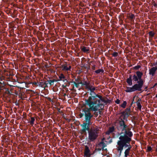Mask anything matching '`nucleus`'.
Masks as SVG:
<instances>
[{"mask_svg": "<svg viewBox=\"0 0 157 157\" xmlns=\"http://www.w3.org/2000/svg\"><path fill=\"white\" fill-rule=\"evenodd\" d=\"M81 50L84 52H87L89 51V48L85 46H82L80 47Z\"/></svg>", "mask_w": 157, "mask_h": 157, "instance_id": "f8f14e48", "label": "nucleus"}, {"mask_svg": "<svg viewBox=\"0 0 157 157\" xmlns=\"http://www.w3.org/2000/svg\"><path fill=\"white\" fill-rule=\"evenodd\" d=\"M81 83H78V84H80ZM75 86L77 87H78V84L77 83H75Z\"/></svg>", "mask_w": 157, "mask_h": 157, "instance_id": "c756f323", "label": "nucleus"}, {"mask_svg": "<svg viewBox=\"0 0 157 157\" xmlns=\"http://www.w3.org/2000/svg\"><path fill=\"white\" fill-rule=\"evenodd\" d=\"M149 35L151 37L154 36V33L152 31H150L149 32Z\"/></svg>", "mask_w": 157, "mask_h": 157, "instance_id": "aec40b11", "label": "nucleus"}, {"mask_svg": "<svg viewBox=\"0 0 157 157\" xmlns=\"http://www.w3.org/2000/svg\"><path fill=\"white\" fill-rule=\"evenodd\" d=\"M82 115H81V116L80 117H82Z\"/></svg>", "mask_w": 157, "mask_h": 157, "instance_id": "473e14b6", "label": "nucleus"}, {"mask_svg": "<svg viewBox=\"0 0 157 157\" xmlns=\"http://www.w3.org/2000/svg\"><path fill=\"white\" fill-rule=\"evenodd\" d=\"M106 146V144L103 142L102 141L98 144L96 147V149L98 151L102 150H106L104 149V147Z\"/></svg>", "mask_w": 157, "mask_h": 157, "instance_id": "423d86ee", "label": "nucleus"}, {"mask_svg": "<svg viewBox=\"0 0 157 157\" xmlns=\"http://www.w3.org/2000/svg\"><path fill=\"white\" fill-rule=\"evenodd\" d=\"M101 131L98 127H93L89 131L88 139L90 141H93L98 136Z\"/></svg>", "mask_w": 157, "mask_h": 157, "instance_id": "7ed1b4c3", "label": "nucleus"}, {"mask_svg": "<svg viewBox=\"0 0 157 157\" xmlns=\"http://www.w3.org/2000/svg\"><path fill=\"white\" fill-rule=\"evenodd\" d=\"M95 66H93V67H92L93 69L94 70L95 69Z\"/></svg>", "mask_w": 157, "mask_h": 157, "instance_id": "7c9ffc66", "label": "nucleus"}, {"mask_svg": "<svg viewBox=\"0 0 157 157\" xmlns=\"http://www.w3.org/2000/svg\"><path fill=\"white\" fill-rule=\"evenodd\" d=\"M121 113L122 114L121 116H124V117L126 116H127L128 117L130 113V108H127L124 112H122Z\"/></svg>", "mask_w": 157, "mask_h": 157, "instance_id": "1a4fd4ad", "label": "nucleus"}, {"mask_svg": "<svg viewBox=\"0 0 157 157\" xmlns=\"http://www.w3.org/2000/svg\"><path fill=\"white\" fill-rule=\"evenodd\" d=\"M120 100L118 99H117V100H116L115 101V103L117 104H119V103H120Z\"/></svg>", "mask_w": 157, "mask_h": 157, "instance_id": "bb28decb", "label": "nucleus"}, {"mask_svg": "<svg viewBox=\"0 0 157 157\" xmlns=\"http://www.w3.org/2000/svg\"><path fill=\"white\" fill-rule=\"evenodd\" d=\"M35 120V119L34 117H32L31 118V121L30 122V124L33 125L34 124V121Z\"/></svg>", "mask_w": 157, "mask_h": 157, "instance_id": "6ab92c4d", "label": "nucleus"}, {"mask_svg": "<svg viewBox=\"0 0 157 157\" xmlns=\"http://www.w3.org/2000/svg\"><path fill=\"white\" fill-rule=\"evenodd\" d=\"M48 100L49 101H50V102H53V101L52 100V99H51V98H48Z\"/></svg>", "mask_w": 157, "mask_h": 157, "instance_id": "cd10ccee", "label": "nucleus"}, {"mask_svg": "<svg viewBox=\"0 0 157 157\" xmlns=\"http://www.w3.org/2000/svg\"><path fill=\"white\" fill-rule=\"evenodd\" d=\"M156 152H157V148H156Z\"/></svg>", "mask_w": 157, "mask_h": 157, "instance_id": "2f4dec72", "label": "nucleus"}, {"mask_svg": "<svg viewBox=\"0 0 157 157\" xmlns=\"http://www.w3.org/2000/svg\"><path fill=\"white\" fill-rule=\"evenodd\" d=\"M61 68H62V70L64 71H70L71 67L70 66H68L67 65L64 64L61 66Z\"/></svg>", "mask_w": 157, "mask_h": 157, "instance_id": "9d476101", "label": "nucleus"}, {"mask_svg": "<svg viewBox=\"0 0 157 157\" xmlns=\"http://www.w3.org/2000/svg\"><path fill=\"white\" fill-rule=\"evenodd\" d=\"M84 154V155L87 156H89L90 155L89 149L86 146L85 147Z\"/></svg>", "mask_w": 157, "mask_h": 157, "instance_id": "9b49d317", "label": "nucleus"}, {"mask_svg": "<svg viewBox=\"0 0 157 157\" xmlns=\"http://www.w3.org/2000/svg\"><path fill=\"white\" fill-rule=\"evenodd\" d=\"M134 17V16L133 14H132L130 16V18H132V19Z\"/></svg>", "mask_w": 157, "mask_h": 157, "instance_id": "c85d7f7f", "label": "nucleus"}, {"mask_svg": "<svg viewBox=\"0 0 157 157\" xmlns=\"http://www.w3.org/2000/svg\"><path fill=\"white\" fill-rule=\"evenodd\" d=\"M126 105H127L126 101H124L123 102V103L121 105V106L122 108H125Z\"/></svg>", "mask_w": 157, "mask_h": 157, "instance_id": "f3484780", "label": "nucleus"}, {"mask_svg": "<svg viewBox=\"0 0 157 157\" xmlns=\"http://www.w3.org/2000/svg\"><path fill=\"white\" fill-rule=\"evenodd\" d=\"M114 130V128L113 127L110 128L109 130L106 132L107 134H109L110 133L112 132Z\"/></svg>", "mask_w": 157, "mask_h": 157, "instance_id": "4468645a", "label": "nucleus"}, {"mask_svg": "<svg viewBox=\"0 0 157 157\" xmlns=\"http://www.w3.org/2000/svg\"><path fill=\"white\" fill-rule=\"evenodd\" d=\"M127 82L129 86H131L132 84V77L130 76L127 79Z\"/></svg>", "mask_w": 157, "mask_h": 157, "instance_id": "ddd939ff", "label": "nucleus"}, {"mask_svg": "<svg viewBox=\"0 0 157 157\" xmlns=\"http://www.w3.org/2000/svg\"><path fill=\"white\" fill-rule=\"evenodd\" d=\"M152 150V148L151 147H150V146H148L147 147V151H151Z\"/></svg>", "mask_w": 157, "mask_h": 157, "instance_id": "412c9836", "label": "nucleus"}, {"mask_svg": "<svg viewBox=\"0 0 157 157\" xmlns=\"http://www.w3.org/2000/svg\"><path fill=\"white\" fill-rule=\"evenodd\" d=\"M119 125L122 132L119 138L120 140L117 142V149L118 151H119L120 154L121 155L124 147H128V148L125 150L124 153V157H127L132 147L127 144H129L131 141V137L132 136V134L130 131V128L125 124L124 121L122 119L120 121Z\"/></svg>", "mask_w": 157, "mask_h": 157, "instance_id": "f257e3e1", "label": "nucleus"}, {"mask_svg": "<svg viewBox=\"0 0 157 157\" xmlns=\"http://www.w3.org/2000/svg\"><path fill=\"white\" fill-rule=\"evenodd\" d=\"M54 80H50L48 81V82L51 85L53 84V82H54Z\"/></svg>", "mask_w": 157, "mask_h": 157, "instance_id": "5701e85b", "label": "nucleus"}, {"mask_svg": "<svg viewBox=\"0 0 157 157\" xmlns=\"http://www.w3.org/2000/svg\"><path fill=\"white\" fill-rule=\"evenodd\" d=\"M136 104L137 106V108L140 110H141L142 106L141 105L140 101H137L136 102Z\"/></svg>", "mask_w": 157, "mask_h": 157, "instance_id": "dca6fc26", "label": "nucleus"}, {"mask_svg": "<svg viewBox=\"0 0 157 157\" xmlns=\"http://www.w3.org/2000/svg\"><path fill=\"white\" fill-rule=\"evenodd\" d=\"M59 78L60 80L64 81L65 78V77L63 74H61L59 76Z\"/></svg>", "mask_w": 157, "mask_h": 157, "instance_id": "2eb2a0df", "label": "nucleus"}, {"mask_svg": "<svg viewBox=\"0 0 157 157\" xmlns=\"http://www.w3.org/2000/svg\"><path fill=\"white\" fill-rule=\"evenodd\" d=\"M95 90V88L94 87H93L92 86H91L90 89V90L92 91H94Z\"/></svg>", "mask_w": 157, "mask_h": 157, "instance_id": "a878e982", "label": "nucleus"}, {"mask_svg": "<svg viewBox=\"0 0 157 157\" xmlns=\"http://www.w3.org/2000/svg\"><path fill=\"white\" fill-rule=\"evenodd\" d=\"M113 56L114 57H116L118 55V53L117 52H114L112 54Z\"/></svg>", "mask_w": 157, "mask_h": 157, "instance_id": "4be33fe9", "label": "nucleus"}, {"mask_svg": "<svg viewBox=\"0 0 157 157\" xmlns=\"http://www.w3.org/2000/svg\"><path fill=\"white\" fill-rule=\"evenodd\" d=\"M157 70V67H153L149 70V74L153 76L155 74V72Z\"/></svg>", "mask_w": 157, "mask_h": 157, "instance_id": "6e6552de", "label": "nucleus"}, {"mask_svg": "<svg viewBox=\"0 0 157 157\" xmlns=\"http://www.w3.org/2000/svg\"><path fill=\"white\" fill-rule=\"evenodd\" d=\"M91 86H91V85H90L89 84H88L86 85V87L87 88H88V89H89L90 90V89L91 88Z\"/></svg>", "mask_w": 157, "mask_h": 157, "instance_id": "b1692460", "label": "nucleus"}, {"mask_svg": "<svg viewBox=\"0 0 157 157\" xmlns=\"http://www.w3.org/2000/svg\"><path fill=\"white\" fill-rule=\"evenodd\" d=\"M144 82L142 81H138V84H136L132 87H127L125 91L127 92H131L136 90L141 91Z\"/></svg>", "mask_w": 157, "mask_h": 157, "instance_id": "20e7f679", "label": "nucleus"}, {"mask_svg": "<svg viewBox=\"0 0 157 157\" xmlns=\"http://www.w3.org/2000/svg\"><path fill=\"white\" fill-rule=\"evenodd\" d=\"M89 124L88 123V122H86V123L84 122L83 123L82 125V129L81 131V133H82L85 134L86 132V130H89V128L88 125Z\"/></svg>", "mask_w": 157, "mask_h": 157, "instance_id": "0eeeda50", "label": "nucleus"}, {"mask_svg": "<svg viewBox=\"0 0 157 157\" xmlns=\"http://www.w3.org/2000/svg\"><path fill=\"white\" fill-rule=\"evenodd\" d=\"M140 65H137V66H135L134 68L135 69H136V70H137V69H139V68H140Z\"/></svg>", "mask_w": 157, "mask_h": 157, "instance_id": "393cba45", "label": "nucleus"}, {"mask_svg": "<svg viewBox=\"0 0 157 157\" xmlns=\"http://www.w3.org/2000/svg\"><path fill=\"white\" fill-rule=\"evenodd\" d=\"M104 72V70L102 69H99L98 70H96L95 71V72L96 74H99L101 72L103 73Z\"/></svg>", "mask_w": 157, "mask_h": 157, "instance_id": "a211bd4d", "label": "nucleus"}, {"mask_svg": "<svg viewBox=\"0 0 157 157\" xmlns=\"http://www.w3.org/2000/svg\"><path fill=\"white\" fill-rule=\"evenodd\" d=\"M102 96L97 94L95 96H90L87 99L85 100L86 105H88L89 108H83L82 110L84 112L85 120L86 122L90 124L91 118L93 115L90 113V110L97 111L98 108L101 105V102L103 101Z\"/></svg>", "mask_w": 157, "mask_h": 157, "instance_id": "f03ea898", "label": "nucleus"}, {"mask_svg": "<svg viewBox=\"0 0 157 157\" xmlns=\"http://www.w3.org/2000/svg\"><path fill=\"white\" fill-rule=\"evenodd\" d=\"M136 75H134L132 76V80L135 82L137 81H141L143 82H144L143 80L141 78L143 73L139 71H138L136 72Z\"/></svg>", "mask_w": 157, "mask_h": 157, "instance_id": "39448f33", "label": "nucleus"}]
</instances>
